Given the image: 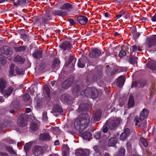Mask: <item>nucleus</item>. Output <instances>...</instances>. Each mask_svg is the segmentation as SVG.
Here are the masks:
<instances>
[{
    "label": "nucleus",
    "instance_id": "obj_33",
    "mask_svg": "<svg viewBox=\"0 0 156 156\" xmlns=\"http://www.w3.org/2000/svg\"><path fill=\"white\" fill-rule=\"evenodd\" d=\"M27 48L26 46H20L18 47H14L13 48L16 52H19L25 51Z\"/></svg>",
    "mask_w": 156,
    "mask_h": 156
},
{
    "label": "nucleus",
    "instance_id": "obj_54",
    "mask_svg": "<svg viewBox=\"0 0 156 156\" xmlns=\"http://www.w3.org/2000/svg\"><path fill=\"white\" fill-rule=\"evenodd\" d=\"M18 106L15 102H12L9 105L10 108H16Z\"/></svg>",
    "mask_w": 156,
    "mask_h": 156
},
{
    "label": "nucleus",
    "instance_id": "obj_37",
    "mask_svg": "<svg viewBox=\"0 0 156 156\" xmlns=\"http://www.w3.org/2000/svg\"><path fill=\"white\" fill-rule=\"evenodd\" d=\"M85 64L83 61V58H80L78 60L77 66L79 67L83 68H84Z\"/></svg>",
    "mask_w": 156,
    "mask_h": 156
},
{
    "label": "nucleus",
    "instance_id": "obj_49",
    "mask_svg": "<svg viewBox=\"0 0 156 156\" xmlns=\"http://www.w3.org/2000/svg\"><path fill=\"white\" fill-rule=\"evenodd\" d=\"M34 19L35 20L36 23H39L41 24V18L37 16H34Z\"/></svg>",
    "mask_w": 156,
    "mask_h": 156
},
{
    "label": "nucleus",
    "instance_id": "obj_45",
    "mask_svg": "<svg viewBox=\"0 0 156 156\" xmlns=\"http://www.w3.org/2000/svg\"><path fill=\"white\" fill-rule=\"evenodd\" d=\"M140 140L145 147H146L148 146V144L147 141L144 138L141 137L140 138Z\"/></svg>",
    "mask_w": 156,
    "mask_h": 156
},
{
    "label": "nucleus",
    "instance_id": "obj_13",
    "mask_svg": "<svg viewBox=\"0 0 156 156\" xmlns=\"http://www.w3.org/2000/svg\"><path fill=\"white\" fill-rule=\"evenodd\" d=\"M147 44L148 48L155 46L156 45V35L151 37L148 39Z\"/></svg>",
    "mask_w": 156,
    "mask_h": 156
},
{
    "label": "nucleus",
    "instance_id": "obj_17",
    "mask_svg": "<svg viewBox=\"0 0 156 156\" xmlns=\"http://www.w3.org/2000/svg\"><path fill=\"white\" fill-rule=\"evenodd\" d=\"M43 52L42 50L36 49L32 54V56L35 59H39L42 57Z\"/></svg>",
    "mask_w": 156,
    "mask_h": 156
},
{
    "label": "nucleus",
    "instance_id": "obj_11",
    "mask_svg": "<svg viewBox=\"0 0 156 156\" xmlns=\"http://www.w3.org/2000/svg\"><path fill=\"white\" fill-rule=\"evenodd\" d=\"M73 8V5L69 3L63 2V5L60 8L62 10H66V11L70 12Z\"/></svg>",
    "mask_w": 156,
    "mask_h": 156
},
{
    "label": "nucleus",
    "instance_id": "obj_10",
    "mask_svg": "<svg viewBox=\"0 0 156 156\" xmlns=\"http://www.w3.org/2000/svg\"><path fill=\"white\" fill-rule=\"evenodd\" d=\"M72 44L69 41H64L59 45V47L64 51L69 50L72 47Z\"/></svg>",
    "mask_w": 156,
    "mask_h": 156
},
{
    "label": "nucleus",
    "instance_id": "obj_27",
    "mask_svg": "<svg viewBox=\"0 0 156 156\" xmlns=\"http://www.w3.org/2000/svg\"><path fill=\"white\" fill-rule=\"evenodd\" d=\"M14 61L19 64H22L25 61V59L21 57L20 56L17 55L14 58Z\"/></svg>",
    "mask_w": 156,
    "mask_h": 156
},
{
    "label": "nucleus",
    "instance_id": "obj_43",
    "mask_svg": "<svg viewBox=\"0 0 156 156\" xmlns=\"http://www.w3.org/2000/svg\"><path fill=\"white\" fill-rule=\"evenodd\" d=\"M5 142L10 144H16V141L15 140L12 139L10 137L5 139Z\"/></svg>",
    "mask_w": 156,
    "mask_h": 156
},
{
    "label": "nucleus",
    "instance_id": "obj_53",
    "mask_svg": "<svg viewBox=\"0 0 156 156\" xmlns=\"http://www.w3.org/2000/svg\"><path fill=\"white\" fill-rule=\"evenodd\" d=\"M101 133L100 131L96 132L94 135V137L97 139H99L101 137Z\"/></svg>",
    "mask_w": 156,
    "mask_h": 156
},
{
    "label": "nucleus",
    "instance_id": "obj_59",
    "mask_svg": "<svg viewBox=\"0 0 156 156\" xmlns=\"http://www.w3.org/2000/svg\"><path fill=\"white\" fill-rule=\"evenodd\" d=\"M138 81H135L134 82H133L132 83V85H131V87L132 88L133 87H137L138 86Z\"/></svg>",
    "mask_w": 156,
    "mask_h": 156
},
{
    "label": "nucleus",
    "instance_id": "obj_7",
    "mask_svg": "<svg viewBox=\"0 0 156 156\" xmlns=\"http://www.w3.org/2000/svg\"><path fill=\"white\" fill-rule=\"evenodd\" d=\"M30 2V0H17L16 2H13V5L15 7L18 6L26 7Z\"/></svg>",
    "mask_w": 156,
    "mask_h": 156
},
{
    "label": "nucleus",
    "instance_id": "obj_58",
    "mask_svg": "<svg viewBox=\"0 0 156 156\" xmlns=\"http://www.w3.org/2000/svg\"><path fill=\"white\" fill-rule=\"evenodd\" d=\"M15 71L16 73L19 75L22 74L23 73V71L21 70L20 69H19L18 67H16L15 69Z\"/></svg>",
    "mask_w": 156,
    "mask_h": 156
},
{
    "label": "nucleus",
    "instance_id": "obj_5",
    "mask_svg": "<svg viewBox=\"0 0 156 156\" xmlns=\"http://www.w3.org/2000/svg\"><path fill=\"white\" fill-rule=\"evenodd\" d=\"M12 48L8 46H4L0 50V55L5 58L10 57L12 55Z\"/></svg>",
    "mask_w": 156,
    "mask_h": 156
},
{
    "label": "nucleus",
    "instance_id": "obj_39",
    "mask_svg": "<svg viewBox=\"0 0 156 156\" xmlns=\"http://www.w3.org/2000/svg\"><path fill=\"white\" fill-rule=\"evenodd\" d=\"M87 111V108H86L83 105H80L78 108V112L79 113L82 112H86Z\"/></svg>",
    "mask_w": 156,
    "mask_h": 156
},
{
    "label": "nucleus",
    "instance_id": "obj_30",
    "mask_svg": "<svg viewBox=\"0 0 156 156\" xmlns=\"http://www.w3.org/2000/svg\"><path fill=\"white\" fill-rule=\"evenodd\" d=\"M44 89L47 94L46 98L47 100L49 101L51 99V97L50 95V89L49 87L47 86H45L44 87Z\"/></svg>",
    "mask_w": 156,
    "mask_h": 156
},
{
    "label": "nucleus",
    "instance_id": "obj_21",
    "mask_svg": "<svg viewBox=\"0 0 156 156\" xmlns=\"http://www.w3.org/2000/svg\"><path fill=\"white\" fill-rule=\"evenodd\" d=\"M89 153V149H82L78 150L77 154L78 156H88Z\"/></svg>",
    "mask_w": 156,
    "mask_h": 156
},
{
    "label": "nucleus",
    "instance_id": "obj_2",
    "mask_svg": "<svg viewBox=\"0 0 156 156\" xmlns=\"http://www.w3.org/2000/svg\"><path fill=\"white\" fill-rule=\"evenodd\" d=\"M102 76V72L100 70H95L92 75H88L86 78V86H89L92 83L94 82L99 80Z\"/></svg>",
    "mask_w": 156,
    "mask_h": 156
},
{
    "label": "nucleus",
    "instance_id": "obj_29",
    "mask_svg": "<svg viewBox=\"0 0 156 156\" xmlns=\"http://www.w3.org/2000/svg\"><path fill=\"white\" fill-rule=\"evenodd\" d=\"M137 58L133 56H130L128 58V61L131 64L133 65L137 64Z\"/></svg>",
    "mask_w": 156,
    "mask_h": 156
},
{
    "label": "nucleus",
    "instance_id": "obj_19",
    "mask_svg": "<svg viewBox=\"0 0 156 156\" xmlns=\"http://www.w3.org/2000/svg\"><path fill=\"white\" fill-rule=\"evenodd\" d=\"M52 14L55 15L62 16H66L68 15L67 12L63 11L59 9H55L53 11Z\"/></svg>",
    "mask_w": 156,
    "mask_h": 156
},
{
    "label": "nucleus",
    "instance_id": "obj_42",
    "mask_svg": "<svg viewBox=\"0 0 156 156\" xmlns=\"http://www.w3.org/2000/svg\"><path fill=\"white\" fill-rule=\"evenodd\" d=\"M30 128L32 130H35L38 128L37 124L34 122H32L30 126Z\"/></svg>",
    "mask_w": 156,
    "mask_h": 156
},
{
    "label": "nucleus",
    "instance_id": "obj_34",
    "mask_svg": "<svg viewBox=\"0 0 156 156\" xmlns=\"http://www.w3.org/2000/svg\"><path fill=\"white\" fill-rule=\"evenodd\" d=\"M13 90V88L12 87H9L7 89H5L4 94L5 95L9 96L12 93Z\"/></svg>",
    "mask_w": 156,
    "mask_h": 156
},
{
    "label": "nucleus",
    "instance_id": "obj_3",
    "mask_svg": "<svg viewBox=\"0 0 156 156\" xmlns=\"http://www.w3.org/2000/svg\"><path fill=\"white\" fill-rule=\"evenodd\" d=\"M81 122V127L84 130L89 125L90 122V117L87 113L81 114L79 116Z\"/></svg>",
    "mask_w": 156,
    "mask_h": 156
},
{
    "label": "nucleus",
    "instance_id": "obj_8",
    "mask_svg": "<svg viewBox=\"0 0 156 156\" xmlns=\"http://www.w3.org/2000/svg\"><path fill=\"white\" fill-rule=\"evenodd\" d=\"M32 151L33 154L35 156H38L44 153V150L41 146L35 145L33 147Z\"/></svg>",
    "mask_w": 156,
    "mask_h": 156
},
{
    "label": "nucleus",
    "instance_id": "obj_32",
    "mask_svg": "<svg viewBox=\"0 0 156 156\" xmlns=\"http://www.w3.org/2000/svg\"><path fill=\"white\" fill-rule=\"evenodd\" d=\"M135 104L134 97L133 95H130L128 102V107L131 108L133 107Z\"/></svg>",
    "mask_w": 156,
    "mask_h": 156
},
{
    "label": "nucleus",
    "instance_id": "obj_40",
    "mask_svg": "<svg viewBox=\"0 0 156 156\" xmlns=\"http://www.w3.org/2000/svg\"><path fill=\"white\" fill-rule=\"evenodd\" d=\"M120 13H122L124 16V18L126 19H127L128 17L129 16V11H124L123 9H122L120 12Z\"/></svg>",
    "mask_w": 156,
    "mask_h": 156
},
{
    "label": "nucleus",
    "instance_id": "obj_9",
    "mask_svg": "<svg viewBox=\"0 0 156 156\" xmlns=\"http://www.w3.org/2000/svg\"><path fill=\"white\" fill-rule=\"evenodd\" d=\"M9 85L8 81L3 78L0 79V92L2 93H3L5 91V89L8 87Z\"/></svg>",
    "mask_w": 156,
    "mask_h": 156
},
{
    "label": "nucleus",
    "instance_id": "obj_20",
    "mask_svg": "<svg viewBox=\"0 0 156 156\" xmlns=\"http://www.w3.org/2000/svg\"><path fill=\"white\" fill-rule=\"evenodd\" d=\"M149 111L147 108H144L143 109L140 115V119L141 121L143 120L148 115Z\"/></svg>",
    "mask_w": 156,
    "mask_h": 156
},
{
    "label": "nucleus",
    "instance_id": "obj_35",
    "mask_svg": "<svg viewBox=\"0 0 156 156\" xmlns=\"http://www.w3.org/2000/svg\"><path fill=\"white\" fill-rule=\"evenodd\" d=\"M101 115V113L99 110L96 111L95 112L94 116V119L98 121H99Z\"/></svg>",
    "mask_w": 156,
    "mask_h": 156
},
{
    "label": "nucleus",
    "instance_id": "obj_50",
    "mask_svg": "<svg viewBox=\"0 0 156 156\" xmlns=\"http://www.w3.org/2000/svg\"><path fill=\"white\" fill-rule=\"evenodd\" d=\"M67 72L65 71L62 69L61 71L59 76V78H63L64 76L67 74Z\"/></svg>",
    "mask_w": 156,
    "mask_h": 156
},
{
    "label": "nucleus",
    "instance_id": "obj_56",
    "mask_svg": "<svg viewBox=\"0 0 156 156\" xmlns=\"http://www.w3.org/2000/svg\"><path fill=\"white\" fill-rule=\"evenodd\" d=\"M42 21H41V23H47L49 21L48 18L46 16H42Z\"/></svg>",
    "mask_w": 156,
    "mask_h": 156
},
{
    "label": "nucleus",
    "instance_id": "obj_64",
    "mask_svg": "<svg viewBox=\"0 0 156 156\" xmlns=\"http://www.w3.org/2000/svg\"><path fill=\"white\" fill-rule=\"evenodd\" d=\"M68 20L70 25H74L76 23V22H75L74 20L73 19H69Z\"/></svg>",
    "mask_w": 156,
    "mask_h": 156
},
{
    "label": "nucleus",
    "instance_id": "obj_46",
    "mask_svg": "<svg viewBox=\"0 0 156 156\" xmlns=\"http://www.w3.org/2000/svg\"><path fill=\"white\" fill-rule=\"evenodd\" d=\"M126 51L122 49L119 52V55L120 58H122V57L126 56Z\"/></svg>",
    "mask_w": 156,
    "mask_h": 156
},
{
    "label": "nucleus",
    "instance_id": "obj_15",
    "mask_svg": "<svg viewBox=\"0 0 156 156\" xmlns=\"http://www.w3.org/2000/svg\"><path fill=\"white\" fill-rule=\"evenodd\" d=\"M88 21V19L86 16L79 15L77 17V22L82 25L86 24Z\"/></svg>",
    "mask_w": 156,
    "mask_h": 156
},
{
    "label": "nucleus",
    "instance_id": "obj_22",
    "mask_svg": "<svg viewBox=\"0 0 156 156\" xmlns=\"http://www.w3.org/2000/svg\"><path fill=\"white\" fill-rule=\"evenodd\" d=\"M125 78L123 76H119L116 82L117 85L119 87H122L123 85L125 82Z\"/></svg>",
    "mask_w": 156,
    "mask_h": 156
},
{
    "label": "nucleus",
    "instance_id": "obj_18",
    "mask_svg": "<svg viewBox=\"0 0 156 156\" xmlns=\"http://www.w3.org/2000/svg\"><path fill=\"white\" fill-rule=\"evenodd\" d=\"M60 99L62 102L66 103L68 101L72 100V97L68 94H64L61 96Z\"/></svg>",
    "mask_w": 156,
    "mask_h": 156
},
{
    "label": "nucleus",
    "instance_id": "obj_6",
    "mask_svg": "<svg viewBox=\"0 0 156 156\" xmlns=\"http://www.w3.org/2000/svg\"><path fill=\"white\" fill-rule=\"evenodd\" d=\"M101 50L97 48H92L89 53V57L92 58H96L99 57L101 55Z\"/></svg>",
    "mask_w": 156,
    "mask_h": 156
},
{
    "label": "nucleus",
    "instance_id": "obj_23",
    "mask_svg": "<svg viewBox=\"0 0 156 156\" xmlns=\"http://www.w3.org/2000/svg\"><path fill=\"white\" fill-rule=\"evenodd\" d=\"M52 111L54 112L61 113L63 112L62 107L59 105H55L52 108Z\"/></svg>",
    "mask_w": 156,
    "mask_h": 156
},
{
    "label": "nucleus",
    "instance_id": "obj_44",
    "mask_svg": "<svg viewBox=\"0 0 156 156\" xmlns=\"http://www.w3.org/2000/svg\"><path fill=\"white\" fill-rule=\"evenodd\" d=\"M30 148V146L29 143H26L24 147V149L26 154L28 152Z\"/></svg>",
    "mask_w": 156,
    "mask_h": 156
},
{
    "label": "nucleus",
    "instance_id": "obj_28",
    "mask_svg": "<svg viewBox=\"0 0 156 156\" xmlns=\"http://www.w3.org/2000/svg\"><path fill=\"white\" fill-rule=\"evenodd\" d=\"M126 150L123 147H121L119 149L115 156H125Z\"/></svg>",
    "mask_w": 156,
    "mask_h": 156
},
{
    "label": "nucleus",
    "instance_id": "obj_14",
    "mask_svg": "<svg viewBox=\"0 0 156 156\" xmlns=\"http://www.w3.org/2000/svg\"><path fill=\"white\" fill-rule=\"evenodd\" d=\"M75 129L77 130L80 132H83V129L82 128L81 123L79 117L74 122Z\"/></svg>",
    "mask_w": 156,
    "mask_h": 156
},
{
    "label": "nucleus",
    "instance_id": "obj_47",
    "mask_svg": "<svg viewBox=\"0 0 156 156\" xmlns=\"http://www.w3.org/2000/svg\"><path fill=\"white\" fill-rule=\"evenodd\" d=\"M138 84L139 85V87H141L142 88H143L145 85L146 82L144 80H138Z\"/></svg>",
    "mask_w": 156,
    "mask_h": 156
},
{
    "label": "nucleus",
    "instance_id": "obj_63",
    "mask_svg": "<svg viewBox=\"0 0 156 156\" xmlns=\"http://www.w3.org/2000/svg\"><path fill=\"white\" fill-rule=\"evenodd\" d=\"M129 132L130 130L129 129L126 128L125 129L124 132L123 133H124L125 134H126V135L128 136L129 134Z\"/></svg>",
    "mask_w": 156,
    "mask_h": 156
},
{
    "label": "nucleus",
    "instance_id": "obj_60",
    "mask_svg": "<svg viewBox=\"0 0 156 156\" xmlns=\"http://www.w3.org/2000/svg\"><path fill=\"white\" fill-rule=\"evenodd\" d=\"M130 49L132 50L133 52H136L137 51V49H138V47L136 45H134L132 46L131 47V48H130Z\"/></svg>",
    "mask_w": 156,
    "mask_h": 156
},
{
    "label": "nucleus",
    "instance_id": "obj_52",
    "mask_svg": "<svg viewBox=\"0 0 156 156\" xmlns=\"http://www.w3.org/2000/svg\"><path fill=\"white\" fill-rule=\"evenodd\" d=\"M128 136L125 134L123 133H122L120 136V140H122L124 141L127 137Z\"/></svg>",
    "mask_w": 156,
    "mask_h": 156
},
{
    "label": "nucleus",
    "instance_id": "obj_57",
    "mask_svg": "<svg viewBox=\"0 0 156 156\" xmlns=\"http://www.w3.org/2000/svg\"><path fill=\"white\" fill-rule=\"evenodd\" d=\"M22 38L24 41H27L29 40V37L26 34L22 35Z\"/></svg>",
    "mask_w": 156,
    "mask_h": 156
},
{
    "label": "nucleus",
    "instance_id": "obj_25",
    "mask_svg": "<svg viewBox=\"0 0 156 156\" xmlns=\"http://www.w3.org/2000/svg\"><path fill=\"white\" fill-rule=\"evenodd\" d=\"M60 61L59 59L56 58H55L54 59V60L51 66L52 69H55L58 68L59 65Z\"/></svg>",
    "mask_w": 156,
    "mask_h": 156
},
{
    "label": "nucleus",
    "instance_id": "obj_62",
    "mask_svg": "<svg viewBox=\"0 0 156 156\" xmlns=\"http://www.w3.org/2000/svg\"><path fill=\"white\" fill-rule=\"evenodd\" d=\"M136 27L131 29V32L133 35L136 32Z\"/></svg>",
    "mask_w": 156,
    "mask_h": 156
},
{
    "label": "nucleus",
    "instance_id": "obj_61",
    "mask_svg": "<svg viewBox=\"0 0 156 156\" xmlns=\"http://www.w3.org/2000/svg\"><path fill=\"white\" fill-rule=\"evenodd\" d=\"M93 149L94 151H95V152L97 153L98 154H100V151L98 149V147L97 146H95L94 147Z\"/></svg>",
    "mask_w": 156,
    "mask_h": 156
},
{
    "label": "nucleus",
    "instance_id": "obj_24",
    "mask_svg": "<svg viewBox=\"0 0 156 156\" xmlns=\"http://www.w3.org/2000/svg\"><path fill=\"white\" fill-rule=\"evenodd\" d=\"M117 142V140L116 137H111L108 140V145L109 147H114L115 146Z\"/></svg>",
    "mask_w": 156,
    "mask_h": 156
},
{
    "label": "nucleus",
    "instance_id": "obj_36",
    "mask_svg": "<svg viewBox=\"0 0 156 156\" xmlns=\"http://www.w3.org/2000/svg\"><path fill=\"white\" fill-rule=\"evenodd\" d=\"M5 148L11 154H15L16 153L15 151L12 147L10 146L7 145L5 146Z\"/></svg>",
    "mask_w": 156,
    "mask_h": 156
},
{
    "label": "nucleus",
    "instance_id": "obj_38",
    "mask_svg": "<svg viewBox=\"0 0 156 156\" xmlns=\"http://www.w3.org/2000/svg\"><path fill=\"white\" fill-rule=\"evenodd\" d=\"M91 133L87 131L84 132L82 134V136L83 138L85 139H88L91 136Z\"/></svg>",
    "mask_w": 156,
    "mask_h": 156
},
{
    "label": "nucleus",
    "instance_id": "obj_12",
    "mask_svg": "<svg viewBox=\"0 0 156 156\" xmlns=\"http://www.w3.org/2000/svg\"><path fill=\"white\" fill-rule=\"evenodd\" d=\"M72 84L73 79L71 78H68L62 83V87L64 89H67Z\"/></svg>",
    "mask_w": 156,
    "mask_h": 156
},
{
    "label": "nucleus",
    "instance_id": "obj_31",
    "mask_svg": "<svg viewBox=\"0 0 156 156\" xmlns=\"http://www.w3.org/2000/svg\"><path fill=\"white\" fill-rule=\"evenodd\" d=\"M40 139L44 140H50V137L48 133H41L40 136Z\"/></svg>",
    "mask_w": 156,
    "mask_h": 156
},
{
    "label": "nucleus",
    "instance_id": "obj_26",
    "mask_svg": "<svg viewBox=\"0 0 156 156\" xmlns=\"http://www.w3.org/2000/svg\"><path fill=\"white\" fill-rule=\"evenodd\" d=\"M147 67L149 68L152 71L156 69V62L154 61L149 62L146 64Z\"/></svg>",
    "mask_w": 156,
    "mask_h": 156
},
{
    "label": "nucleus",
    "instance_id": "obj_55",
    "mask_svg": "<svg viewBox=\"0 0 156 156\" xmlns=\"http://www.w3.org/2000/svg\"><path fill=\"white\" fill-rule=\"evenodd\" d=\"M43 119V120L46 121L48 117L47 116V113L46 112H44L42 113Z\"/></svg>",
    "mask_w": 156,
    "mask_h": 156
},
{
    "label": "nucleus",
    "instance_id": "obj_51",
    "mask_svg": "<svg viewBox=\"0 0 156 156\" xmlns=\"http://www.w3.org/2000/svg\"><path fill=\"white\" fill-rule=\"evenodd\" d=\"M30 98V97L29 94L26 93L23 96V99L25 101H27L29 100Z\"/></svg>",
    "mask_w": 156,
    "mask_h": 156
},
{
    "label": "nucleus",
    "instance_id": "obj_16",
    "mask_svg": "<svg viewBox=\"0 0 156 156\" xmlns=\"http://www.w3.org/2000/svg\"><path fill=\"white\" fill-rule=\"evenodd\" d=\"M17 123L18 125L21 127H23L26 126V120L23 115H21L19 116Z\"/></svg>",
    "mask_w": 156,
    "mask_h": 156
},
{
    "label": "nucleus",
    "instance_id": "obj_48",
    "mask_svg": "<svg viewBox=\"0 0 156 156\" xmlns=\"http://www.w3.org/2000/svg\"><path fill=\"white\" fill-rule=\"evenodd\" d=\"M5 58V57H0V65H4L5 64L6 60V58Z\"/></svg>",
    "mask_w": 156,
    "mask_h": 156
},
{
    "label": "nucleus",
    "instance_id": "obj_1",
    "mask_svg": "<svg viewBox=\"0 0 156 156\" xmlns=\"http://www.w3.org/2000/svg\"><path fill=\"white\" fill-rule=\"evenodd\" d=\"M86 82L84 85L83 84L80 85L76 83L75 86L73 89V94L78 96L80 94L82 95H84L87 97L93 99L96 98L98 95V92L97 89L93 87L87 88L83 91V88L87 86H86Z\"/></svg>",
    "mask_w": 156,
    "mask_h": 156
},
{
    "label": "nucleus",
    "instance_id": "obj_4",
    "mask_svg": "<svg viewBox=\"0 0 156 156\" xmlns=\"http://www.w3.org/2000/svg\"><path fill=\"white\" fill-rule=\"evenodd\" d=\"M120 122V120L116 118L114 119L111 118L106 121V125L110 129L112 130L115 129L119 125Z\"/></svg>",
    "mask_w": 156,
    "mask_h": 156
},
{
    "label": "nucleus",
    "instance_id": "obj_41",
    "mask_svg": "<svg viewBox=\"0 0 156 156\" xmlns=\"http://www.w3.org/2000/svg\"><path fill=\"white\" fill-rule=\"evenodd\" d=\"M75 59L74 56L73 55H70L69 56V58L68 62H66L65 64L66 67H67L70 64L73 60Z\"/></svg>",
    "mask_w": 156,
    "mask_h": 156
}]
</instances>
